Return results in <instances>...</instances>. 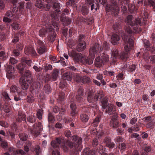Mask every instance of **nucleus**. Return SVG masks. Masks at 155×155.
Returning <instances> with one entry per match:
<instances>
[{
    "label": "nucleus",
    "mask_w": 155,
    "mask_h": 155,
    "mask_svg": "<svg viewBox=\"0 0 155 155\" xmlns=\"http://www.w3.org/2000/svg\"><path fill=\"white\" fill-rule=\"evenodd\" d=\"M111 120L110 121H114L119 120V116L118 115V114L117 113L116 111L112 113L111 115Z\"/></svg>",
    "instance_id": "49530a36"
},
{
    "label": "nucleus",
    "mask_w": 155,
    "mask_h": 155,
    "mask_svg": "<svg viewBox=\"0 0 155 155\" xmlns=\"http://www.w3.org/2000/svg\"><path fill=\"white\" fill-rule=\"evenodd\" d=\"M0 145L1 147L3 149L7 148L8 146V144L7 141L3 139L1 136H0Z\"/></svg>",
    "instance_id": "c9c22d12"
},
{
    "label": "nucleus",
    "mask_w": 155,
    "mask_h": 155,
    "mask_svg": "<svg viewBox=\"0 0 155 155\" xmlns=\"http://www.w3.org/2000/svg\"><path fill=\"white\" fill-rule=\"evenodd\" d=\"M8 57V53H6L5 51H0V68L1 67L2 63L5 61Z\"/></svg>",
    "instance_id": "412c9836"
},
{
    "label": "nucleus",
    "mask_w": 155,
    "mask_h": 155,
    "mask_svg": "<svg viewBox=\"0 0 155 155\" xmlns=\"http://www.w3.org/2000/svg\"><path fill=\"white\" fill-rule=\"evenodd\" d=\"M26 115L22 112L18 111V117L16 118V121L19 123L23 121V123H26Z\"/></svg>",
    "instance_id": "f3484780"
},
{
    "label": "nucleus",
    "mask_w": 155,
    "mask_h": 155,
    "mask_svg": "<svg viewBox=\"0 0 155 155\" xmlns=\"http://www.w3.org/2000/svg\"><path fill=\"white\" fill-rule=\"evenodd\" d=\"M12 28V30L17 31L20 29L21 28V25L18 22L14 21L11 25Z\"/></svg>",
    "instance_id": "e433bc0d"
},
{
    "label": "nucleus",
    "mask_w": 155,
    "mask_h": 155,
    "mask_svg": "<svg viewBox=\"0 0 155 155\" xmlns=\"http://www.w3.org/2000/svg\"><path fill=\"white\" fill-rule=\"evenodd\" d=\"M67 85V83L66 82L65 80L63 79L61 81L59 84L60 87L62 88L65 87H66Z\"/></svg>",
    "instance_id": "0e129e2a"
},
{
    "label": "nucleus",
    "mask_w": 155,
    "mask_h": 155,
    "mask_svg": "<svg viewBox=\"0 0 155 155\" xmlns=\"http://www.w3.org/2000/svg\"><path fill=\"white\" fill-rule=\"evenodd\" d=\"M125 23L128 26H126L124 28L127 34L139 33L141 31L140 26L142 24L141 19L139 18H134L131 15H129L126 18Z\"/></svg>",
    "instance_id": "20e7f679"
},
{
    "label": "nucleus",
    "mask_w": 155,
    "mask_h": 155,
    "mask_svg": "<svg viewBox=\"0 0 155 155\" xmlns=\"http://www.w3.org/2000/svg\"><path fill=\"white\" fill-rule=\"evenodd\" d=\"M70 107L71 109L70 113L72 117L75 116L77 113V111H76L77 107L76 104L72 103L70 105Z\"/></svg>",
    "instance_id": "5701e85b"
},
{
    "label": "nucleus",
    "mask_w": 155,
    "mask_h": 155,
    "mask_svg": "<svg viewBox=\"0 0 155 155\" xmlns=\"http://www.w3.org/2000/svg\"><path fill=\"white\" fill-rule=\"evenodd\" d=\"M65 97V94L64 92H60L57 101L58 104H59L61 105V109L57 106H55L53 108V112L55 113H57L60 111L59 115L57 117L58 119H59V120L64 119H66L64 114L65 109L63 106Z\"/></svg>",
    "instance_id": "423d86ee"
},
{
    "label": "nucleus",
    "mask_w": 155,
    "mask_h": 155,
    "mask_svg": "<svg viewBox=\"0 0 155 155\" xmlns=\"http://www.w3.org/2000/svg\"><path fill=\"white\" fill-rule=\"evenodd\" d=\"M13 11L12 10H8L5 13V15L7 17L11 18L13 16Z\"/></svg>",
    "instance_id": "774afa93"
},
{
    "label": "nucleus",
    "mask_w": 155,
    "mask_h": 155,
    "mask_svg": "<svg viewBox=\"0 0 155 155\" xmlns=\"http://www.w3.org/2000/svg\"><path fill=\"white\" fill-rule=\"evenodd\" d=\"M105 109V113L110 115H111L112 113L116 110V109L114 108V105L113 104H110Z\"/></svg>",
    "instance_id": "aec40b11"
},
{
    "label": "nucleus",
    "mask_w": 155,
    "mask_h": 155,
    "mask_svg": "<svg viewBox=\"0 0 155 155\" xmlns=\"http://www.w3.org/2000/svg\"><path fill=\"white\" fill-rule=\"evenodd\" d=\"M110 126L113 128L120 127L121 126V123L119 120L114 121H110Z\"/></svg>",
    "instance_id": "a878e982"
},
{
    "label": "nucleus",
    "mask_w": 155,
    "mask_h": 155,
    "mask_svg": "<svg viewBox=\"0 0 155 155\" xmlns=\"http://www.w3.org/2000/svg\"><path fill=\"white\" fill-rule=\"evenodd\" d=\"M73 74L71 72H67L64 73L62 75L63 79L67 80L68 81H71L72 80Z\"/></svg>",
    "instance_id": "b1692460"
},
{
    "label": "nucleus",
    "mask_w": 155,
    "mask_h": 155,
    "mask_svg": "<svg viewBox=\"0 0 155 155\" xmlns=\"http://www.w3.org/2000/svg\"><path fill=\"white\" fill-rule=\"evenodd\" d=\"M43 68L45 72H48L52 69V67L51 65L47 64L43 66Z\"/></svg>",
    "instance_id": "8fccbe9b"
},
{
    "label": "nucleus",
    "mask_w": 155,
    "mask_h": 155,
    "mask_svg": "<svg viewBox=\"0 0 155 155\" xmlns=\"http://www.w3.org/2000/svg\"><path fill=\"white\" fill-rule=\"evenodd\" d=\"M16 67L18 73L21 76L19 81L21 88L25 90L28 88V84H31L33 82L31 72L28 69L27 66L22 62Z\"/></svg>",
    "instance_id": "7ed1b4c3"
},
{
    "label": "nucleus",
    "mask_w": 155,
    "mask_h": 155,
    "mask_svg": "<svg viewBox=\"0 0 155 155\" xmlns=\"http://www.w3.org/2000/svg\"><path fill=\"white\" fill-rule=\"evenodd\" d=\"M103 142L105 144L106 146L109 149L110 151H111L113 149L114 150L117 148V146L115 143L112 141L111 140L109 137H106L103 139Z\"/></svg>",
    "instance_id": "ddd939ff"
},
{
    "label": "nucleus",
    "mask_w": 155,
    "mask_h": 155,
    "mask_svg": "<svg viewBox=\"0 0 155 155\" xmlns=\"http://www.w3.org/2000/svg\"><path fill=\"white\" fill-rule=\"evenodd\" d=\"M81 11L83 15H86L89 13V8L87 6H82L81 9Z\"/></svg>",
    "instance_id": "79ce46f5"
},
{
    "label": "nucleus",
    "mask_w": 155,
    "mask_h": 155,
    "mask_svg": "<svg viewBox=\"0 0 155 155\" xmlns=\"http://www.w3.org/2000/svg\"><path fill=\"white\" fill-rule=\"evenodd\" d=\"M44 90L45 93L49 94L51 93L52 89L49 84H46L44 86Z\"/></svg>",
    "instance_id": "de8ad7c7"
},
{
    "label": "nucleus",
    "mask_w": 155,
    "mask_h": 155,
    "mask_svg": "<svg viewBox=\"0 0 155 155\" xmlns=\"http://www.w3.org/2000/svg\"><path fill=\"white\" fill-rule=\"evenodd\" d=\"M75 4V0H68L66 2V5L67 7L74 6Z\"/></svg>",
    "instance_id": "3c124183"
},
{
    "label": "nucleus",
    "mask_w": 155,
    "mask_h": 155,
    "mask_svg": "<svg viewBox=\"0 0 155 155\" xmlns=\"http://www.w3.org/2000/svg\"><path fill=\"white\" fill-rule=\"evenodd\" d=\"M48 31L47 39L50 42L53 43L55 40L57 35L54 29L51 27H49Z\"/></svg>",
    "instance_id": "4468645a"
},
{
    "label": "nucleus",
    "mask_w": 155,
    "mask_h": 155,
    "mask_svg": "<svg viewBox=\"0 0 155 155\" xmlns=\"http://www.w3.org/2000/svg\"><path fill=\"white\" fill-rule=\"evenodd\" d=\"M120 39V36L117 34L113 35L111 38V42L113 45H116L118 43Z\"/></svg>",
    "instance_id": "393cba45"
},
{
    "label": "nucleus",
    "mask_w": 155,
    "mask_h": 155,
    "mask_svg": "<svg viewBox=\"0 0 155 155\" xmlns=\"http://www.w3.org/2000/svg\"><path fill=\"white\" fill-rule=\"evenodd\" d=\"M118 148L121 150H125L127 147V144L124 142H122L118 145Z\"/></svg>",
    "instance_id": "bf43d9fd"
},
{
    "label": "nucleus",
    "mask_w": 155,
    "mask_h": 155,
    "mask_svg": "<svg viewBox=\"0 0 155 155\" xmlns=\"http://www.w3.org/2000/svg\"><path fill=\"white\" fill-rule=\"evenodd\" d=\"M130 137L131 138H136L137 140L139 141H141V138L140 136V135L137 133H134L130 135Z\"/></svg>",
    "instance_id": "13d9d810"
},
{
    "label": "nucleus",
    "mask_w": 155,
    "mask_h": 155,
    "mask_svg": "<svg viewBox=\"0 0 155 155\" xmlns=\"http://www.w3.org/2000/svg\"><path fill=\"white\" fill-rule=\"evenodd\" d=\"M59 71L58 69L53 70L51 75V78L52 81H55L57 80L58 76Z\"/></svg>",
    "instance_id": "c756f323"
},
{
    "label": "nucleus",
    "mask_w": 155,
    "mask_h": 155,
    "mask_svg": "<svg viewBox=\"0 0 155 155\" xmlns=\"http://www.w3.org/2000/svg\"><path fill=\"white\" fill-rule=\"evenodd\" d=\"M80 118L82 122L86 123L88 121L89 117L87 115L84 114H82L80 115Z\"/></svg>",
    "instance_id": "58836bf2"
},
{
    "label": "nucleus",
    "mask_w": 155,
    "mask_h": 155,
    "mask_svg": "<svg viewBox=\"0 0 155 155\" xmlns=\"http://www.w3.org/2000/svg\"><path fill=\"white\" fill-rule=\"evenodd\" d=\"M155 123V121L153 120H152L148 122V123L146 124V126L147 128H150L153 126L154 125Z\"/></svg>",
    "instance_id": "338daca9"
},
{
    "label": "nucleus",
    "mask_w": 155,
    "mask_h": 155,
    "mask_svg": "<svg viewBox=\"0 0 155 155\" xmlns=\"http://www.w3.org/2000/svg\"><path fill=\"white\" fill-rule=\"evenodd\" d=\"M36 44L38 45V47H43L47 46L45 41L44 42L39 39H37L36 40Z\"/></svg>",
    "instance_id": "09e8293b"
},
{
    "label": "nucleus",
    "mask_w": 155,
    "mask_h": 155,
    "mask_svg": "<svg viewBox=\"0 0 155 155\" xmlns=\"http://www.w3.org/2000/svg\"><path fill=\"white\" fill-rule=\"evenodd\" d=\"M101 103L102 108L104 109H105L110 104L108 102V98L106 97H105L102 99Z\"/></svg>",
    "instance_id": "c85d7f7f"
},
{
    "label": "nucleus",
    "mask_w": 155,
    "mask_h": 155,
    "mask_svg": "<svg viewBox=\"0 0 155 155\" xmlns=\"http://www.w3.org/2000/svg\"><path fill=\"white\" fill-rule=\"evenodd\" d=\"M100 2V0H96L95 3L94 2L90 5L91 9L92 11H93V10H94V12L96 11L97 9H99L100 7L99 2Z\"/></svg>",
    "instance_id": "473e14b6"
},
{
    "label": "nucleus",
    "mask_w": 155,
    "mask_h": 155,
    "mask_svg": "<svg viewBox=\"0 0 155 155\" xmlns=\"http://www.w3.org/2000/svg\"><path fill=\"white\" fill-rule=\"evenodd\" d=\"M109 51L102 50V48H100V54L101 56V58L104 60V61L106 62L109 61Z\"/></svg>",
    "instance_id": "a211bd4d"
},
{
    "label": "nucleus",
    "mask_w": 155,
    "mask_h": 155,
    "mask_svg": "<svg viewBox=\"0 0 155 155\" xmlns=\"http://www.w3.org/2000/svg\"><path fill=\"white\" fill-rule=\"evenodd\" d=\"M104 96V95L103 94V92L99 91L96 93L94 95V102L101 101Z\"/></svg>",
    "instance_id": "4be33fe9"
},
{
    "label": "nucleus",
    "mask_w": 155,
    "mask_h": 155,
    "mask_svg": "<svg viewBox=\"0 0 155 155\" xmlns=\"http://www.w3.org/2000/svg\"><path fill=\"white\" fill-rule=\"evenodd\" d=\"M37 119V117L34 115H31L27 117V120L28 122L31 123H34Z\"/></svg>",
    "instance_id": "37998d69"
},
{
    "label": "nucleus",
    "mask_w": 155,
    "mask_h": 155,
    "mask_svg": "<svg viewBox=\"0 0 155 155\" xmlns=\"http://www.w3.org/2000/svg\"><path fill=\"white\" fill-rule=\"evenodd\" d=\"M17 150L16 148L14 147H10L8 149V151L10 153L13 155L18 154Z\"/></svg>",
    "instance_id": "864d4df0"
},
{
    "label": "nucleus",
    "mask_w": 155,
    "mask_h": 155,
    "mask_svg": "<svg viewBox=\"0 0 155 155\" xmlns=\"http://www.w3.org/2000/svg\"><path fill=\"white\" fill-rule=\"evenodd\" d=\"M14 76V71L13 70H9L7 72V76L8 78H12Z\"/></svg>",
    "instance_id": "052dcab7"
},
{
    "label": "nucleus",
    "mask_w": 155,
    "mask_h": 155,
    "mask_svg": "<svg viewBox=\"0 0 155 155\" xmlns=\"http://www.w3.org/2000/svg\"><path fill=\"white\" fill-rule=\"evenodd\" d=\"M70 57H71L76 62H80L82 64L87 65H90L93 63L92 60H90V58L86 57L81 53L72 51L68 52Z\"/></svg>",
    "instance_id": "39448f33"
},
{
    "label": "nucleus",
    "mask_w": 155,
    "mask_h": 155,
    "mask_svg": "<svg viewBox=\"0 0 155 155\" xmlns=\"http://www.w3.org/2000/svg\"><path fill=\"white\" fill-rule=\"evenodd\" d=\"M49 29V27L48 28H43L41 29L39 32V35L41 37L45 36L46 34L48 33V30Z\"/></svg>",
    "instance_id": "f704fd0d"
},
{
    "label": "nucleus",
    "mask_w": 155,
    "mask_h": 155,
    "mask_svg": "<svg viewBox=\"0 0 155 155\" xmlns=\"http://www.w3.org/2000/svg\"><path fill=\"white\" fill-rule=\"evenodd\" d=\"M61 21L64 26H68L69 25L71 22V18L68 17H65L61 19Z\"/></svg>",
    "instance_id": "cd10ccee"
},
{
    "label": "nucleus",
    "mask_w": 155,
    "mask_h": 155,
    "mask_svg": "<svg viewBox=\"0 0 155 155\" xmlns=\"http://www.w3.org/2000/svg\"><path fill=\"white\" fill-rule=\"evenodd\" d=\"M37 50L38 53L41 54L46 53L48 51V48L47 46L43 47H38Z\"/></svg>",
    "instance_id": "7c9ffc66"
},
{
    "label": "nucleus",
    "mask_w": 155,
    "mask_h": 155,
    "mask_svg": "<svg viewBox=\"0 0 155 155\" xmlns=\"http://www.w3.org/2000/svg\"><path fill=\"white\" fill-rule=\"evenodd\" d=\"M43 113V110L42 109H39L37 112V118L40 120L42 118V115Z\"/></svg>",
    "instance_id": "6e6d98bb"
},
{
    "label": "nucleus",
    "mask_w": 155,
    "mask_h": 155,
    "mask_svg": "<svg viewBox=\"0 0 155 155\" xmlns=\"http://www.w3.org/2000/svg\"><path fill=\"white\" fill-rule=\"evenodd\" d=\"M42 85V82L40 80H39V81H37L34 84V87L33 88V89H35V91H36L37 92H38L41 88Z\"/></svg>",
    "instance_id": "bb28decb"
},
{
    "label": "nucleus",
    "mask_w": 155,
    "mask_h": 155,
    "mask_svg": "<svg viewBox=\"0 0 155 155\" xmlns=\"http://www.w3.org/2000/svg\"><path fill=\"white\" fill-rule=\"evenodd\" d=\"M101 48L100 45L98 43H95L94 46L91 47L89 49V56L88 57L90 58V60H92L93 62L95 54H100V49Z\"/></svg>",
    "instance_id": "9d476101"
},
{
    "label": "nucleus",
    "mask_w": 155,
    "mask_h": 155,
    "mask_svg": "<svg viewBox=\"0 0 155 155\" xmlns=\"http://www.w3.org/2000/svg\"><path fill=\"white\" fill-rule=\"evenodd\" d=\"M84 94V90L81 87H79L78 92L77 95H76V97L77 101L81 103H82L83 100L82 96Z\"/></svg>",
    "instance_id": "6ab92c4d"
},
{
    "label": "nucleus",
    "mask_w": 155,
    "mask_h": 155,
    "mask_svg": "<svg viewBox=\"0 0 155 155\" xmlns=\"http://www.w3.org/2000/svg\"><path fill=\"white\" fill-rule=\"evenodd\" d=\"M136 68V65L135 64H129L127 63L122 67L123 69L127 70L130 72H134Z\"/></svg>",
    "instance_id": "dca6fc26"
},
{
    "label": "nucleus",
    "mask_w": 155,
    "mask_h": 155,
    "mask_svg": "<svg viewBox=\"0 0 155 155\" xmlns=\"http://www.w3.org/2000/svg\"><path fill=\"white\" fill-rule=\"evenodd\" d=\"M121 26L118 23H116L113 25V28L115 31L119 34H121L122 37L124 36L125 40L124 48L125 51L122 52L120 55L116 48H113L111 51V58L113 61L115 63L117 59L120 58L122 60L126 61L128 58L130 50L134 47V42L133 40L129 38L130 36L121 30Z\"/></svg>",
    "instance_id": "f03ea898"
},
{
    "label": "nucleus",
    "mask_w": 155,
    "mask_h": 155,
    "mask_svg": "<svg viewBox=\"0 0 155 155\" xmlns=\"http://www.w3.org/2000/svg\"><path fill=\"white\" fill-rule=\"evenodd\" d=\"M83 153L84 155H95V154L94 151L91 150L89 148L84 149Z\"/></svg>",
    "instance_id": "4c0bfd02"
},
{
    "label": "nucleus",
    "mask_w": 155,
    "mask_h": 155,
    "mask_svg": "<svg viewBox=\"0 0 155 155\" xmlns=\"http://www.w3.org/2000/svg\"><path fill=\"white\" fill-rule=\"evenodd\" d=\"M90 81V78L86 76H83L81 79V83L83 84L88 83Z\"/></svg>",
    "instance_id": "680f3d73"
},
{
    "label": "nucleus",
    "mask_w": 155,
    "mask_h": 155,
    "mask_svg": "<svg viewBox=\"0 0 155 155\" xmlns=\"http://www.w3.org/2000/svg\"><path fill=\"white\" fill-rule=\"evenodd\" d=\"M72 142L69 140H65L62 137L57 138L55 140H52L51 142L52 147L56 149L53 150L52 153V155H61L58 150L60 145L61 144L62 148L64 151H68V148L72 149L78 152L81 151L82 149L81 145L82 139L77 136H73L71 137Z\"/></svg>",
    "instance_id": "f257e3e1"
},
{
    "label": "nucleus",
    "mask_w": 155,
    "mask_h": 155,
    "mask_svg": "<svg viewBox=\"0 0 155 155\" xmlns=\"http://www.w3.org/2000/svg\"><path fill=\"white\" fill-rule=\"evenodd\" d=\"M104 75L107 76H108L111 77L114 76L115 72L112 71H108L105 70L104 72Z\"/></svg>",
    "instance_id": "5fc2aeb1"
},
{
    "label": "nucleus",
    "mask_w": 155,
    "mask_h": 155,
    "mask_svg": "<svg viewBox=\"0 0 155 155\" xmlns=\"http://www.w3.org/2000/svg\"><path fill=\"white\" fill-rule=\"evenodd\" d=\"M21 61L23 63H25L28 66H31L32 61L31 60L28 59L25 57H23L21 58Z\"/></svg>",
    "instance_id": "a18cd8bd"
},
{
    "label": "nucleus",
    "mask_w": 155,
    "mask_h": 155,
    "mask_svg": "<svg viewBox=\"0 0 155 155\" xmlns=\"http://www.w3.org/2000/svg\"><path fill=\"white\" fill-rule=\"evenodd\" d=\"M116 131L117 135H122L124 133V130H123L121 127L116 128Z\"/></svg>",
    "instance_id": "e2e57ef3"
},
{
    "label": "nucleus",
    "mask_w": 155,
    "mask_h": 155,
    "mask_svg": "<svg viewBox=\"0 0 155 155\" xmlns=\"http://www.w3.org/2000/svg\"><path fill=\"white\" fill-rule=\"evenodd\" d=\"M2 94L3 97H2L1 100L0 108L1 110L7 113L11 110V99L6 92H3Z\"/></svg>",
    "instance_id": "6e6552de"
},
{
    "label": "nucleus",
    "mask_w": 155,
    "mask_h": 155,
    "mask_svg": "<svg viewBox=\"0 0 155 155\" xmlns=\"http://www.w3.org/2000/svg\"><path fill=\"white\" fill-rule=\"evenodd\" d=\"M85 36L83 34H80L79 35L78 39L77 40V46L76 49L79 51H83L86 48V44L84 41Z\"/></svg>",
    "instance_id": "1a4fd4ad"
},
{
    "label": "nucleus",
    "mask_w": 155,
    "mask_h": 155,
    "mask_svg": "<svg viewBox=\"0 0 155 155\" xmlns=\"http://www.w3.org/2000/svg\"><path fill=\"white\" fill-rule=\"evenodd\" d=\"M87 101L89 103H93L94 102L93 93L90 91L87 93Z\"/></svg>",
    "instance_id": "2f4dec72"
},
{
    "label": "nucleus",
    "mask_w": 155,
    "mask_h": 155,
    "mask_svg": "<svg viewBox=\"0 0 155 155\" xmlns=\"http://www.w3.org/2000/svg\"><path fill=\"white\" fill-rule=\"evenodd\" d=\"M19 137L21 140L23 141H25L27 140L28 138V135L24 133H21L19 134Z\"/></svg>",
    "instance_id": "603ef678"
},
{
    "label": "nucleus",
    "mask_w": 155,
    "mask_h": 155,
    "mask_svg": "<svg viewBox=\"0 0 155 155\" xmlns=\"http://www.w3.org/2000/svg\"><path fill=\"white\" fill-rule=\"evenodd\" d=\"M110 47V44L106 41H104L103 44V47H101L102 50L109 51Z\"/></svg>",
    "instance_id": "a19ab883"
},
{
    "label": "nucleus",
    "mask_w": 155,
    "mask_h": 155,
    "mask_svg": "<svg viewBox=\"0 0 155 155\" xmlns=\"http://www.w3.org/2000/svg\"><path fill=\"white\" fill-rule=\"evenodd\" d=\"M25 54L27 55L35 57L37 55L34 48L32 47H25L24 49Z\"/></svg>",
    "instance_id": "2eb2a0df"
},
{
    "label": "nucleus",
    "mask_w": 155,
    "mask_h": 155,
    "mask_svg": "<svg viewBox=\"0 0 155 155\" xmlns=\"http://www.w3.org/2000/svg\"><path fill=\"white\" fill-rule=\"evenodd\" d=\"M148 3L150 6L152 7L153 11L155 12V2L153 0H148Z\"/></svg>",
    "instance_id": "69168bd1"
},
{
    "label": "nucleus",
    "mask_w": 155,
    "mask_h": 155,
    "mask_svg": "<svg viewBox=\"0 0 155 155\" xmlns=\"http://www.w3.org/2000/svg\"><path fill=\"white\" fill-rule=\"evenodd\" d=\"M104 60L99 58L97 57L95 60L94 63L96 66L98 67H101L104 64Z\"/></svg>",
    "instance_id": "72a5a7b5"
},
{
    "label": "nucleus",
    "mask_w": 155,
    "mask_h": 155,
    "mask_svg": "<svg viewBox=\"0 0 155 155\" xmlns=\"http://www.w3.org/2000/svg\"><path fill=\"white\" fill-rule=\"evenodd\" d=\"M114 142L117 144V146L121 143L123 142L124 138L121 136H118L114 139Z\"/></svg>",
    "instance_id": "c03bdc74"
},
{
    "label": "nucleus",
    "mask_w": 155,
    "mask_h": 155,
    "mask_svg": "<svg viewBox=\"0 0 155 155\" xmlns=\"http://www.w3.org/2000/svg\"><path fill=\"white\" fill-rule=\"evenodd\" d=\"M106 10L107 12L111 11L113 15L116 16L119 13V8L116 3H114L111 5L107 4L106 6Z\"/></svg>",
    "instance_id": "f8f14e48"
},
{
    "label": "nucleus",
    "mask_w": 155,
    "mask_h": 155,
    "mask_svg": "<svg viewBox=\"0 0 155 155\" xmlns=\"http://www.w3.org/2000/svg\"><path fill=\"white\" fill-rule=\"evenodd\" d=\"M46 4L45 7L43 9L45 10H48L51 7H52L54 10L51 13V16L53 18L57 19L59 17V14L61 13L60 10L61 7L60 4L55 0L49 2Z\"/></svg>",
    "instance_id": "0eeeda50"
},
{
    "label": "nucleus",
    "mask_w": 155,
    "mask_h": 155,
    "mask_svg": "<svg viewBox=\"0 0 155 155\" xmlns=\"http://www.w3.org/2000/svg\"><path fill=\"white\" fill-rule=\"evenodd\" d=\"M43 126L41 122L36 123L33 125V129L31 130V133L35 136L39 135L42 131Z\"/></svg>",
    "instance_id": "9b49d317"
},
{
    "label": "nucleus",
    "mask_w": 155,
    "mask_h": 155,
    "mask_svg": "<svg viewBox=\"0 0 155 155\" xmlns=\"http://www.w3.org/2000/svg\"><path fill=\"white\" fill-rule=\"evenodd\" d=\"M143 45L147 50H149L150 49V43L149 41L144 40L143 41Z\"/></svg>",
    "instance_id": "4d7b16f0"
},
{
    "label": "nucleus",
    "mask_w": 155,
    "mask_h": 155,
    "mask_svg": "<svg viewBox=\"0 0 155 155\" xmlns=\"http://www.w3.org/2000/svg\"><path fill=\"white\" fill-rule=\"evenodd\" d=\"M26 100L28 104H31L34 102L35 98L31 94H29L27 96Z\"/></svg>",
    "instance_id": "ea45409f"
}]
</instances>
